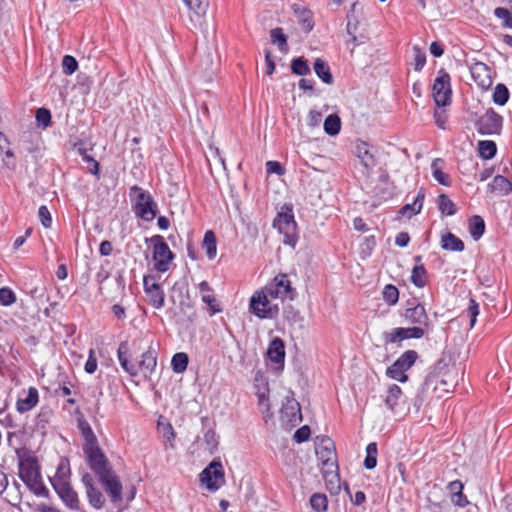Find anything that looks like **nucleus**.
Returning <instances> with one entry per match:
<instances>
[{"label": "nucleus", "instance_id": "4c0bfd02", "mask_svg": "<svg viewBox=\"0 0 512 512\" xmlns=\"http://www.w3.org/2000/svg\"><path fill=\"white\" fill-rule=\"evenodd\" d=\"M478 151L481 158L489 160L495 156L497 146L494 141L482 140L478 142Z\"/></svg>", "mask_w": 512, "mask_h": 512}, {"label": "nucleus", "instance_id": "58836bf2", "mask_svg": "<svg viewBox=\"0 0 512 512\" xmlns=\"http://www.w3.org/2000/svg\"><path fill=\"white\" fill-rule=\"evenodd\" d=\"M189 358L188 355L184 352H178L173 355L171 360V367L173 372L180 374L183 373L188 366Z\"/></svg>", "mask_w": 512, "mask_h": 512}, {"label": "nucleus", "instance_id": "f704fd0d", "mask_svg": "<svg viewBox=\"0 0 512 512\" xmlns=\"http://www.w3.org/2000/svg\"><path fill=\"white\" fill-rule=\"evenodd\" d=\"M202 247L206 250V254L209 259L215 258L217 252V241L212 230L205 232Z\"/></svg>", "mask_w": 512, "mask_h": 512}, {"label": "nucleus", "instance_id": "7c9ffc66", "mask_svg": "<svg viewBox=\"0 0 512 512\" xmlns=\"http://www.w3.org/2000/svg\"><path fill=\"white\" fill-rule=\"evenodd\" d=\"M314 71L316 75L328 85L333 83V76L330 71L329 65L322 60L321 58H317L314 62Z\"/></svg>", "mask_w": 512, "mask_h": 512}, {"label": "nucleus", "instance_id": "4be33fe9", "mask_svg": "<svg viewBox=\"0 0 512 512\" xmlns=\"http://www.w3.org/2000/svg\"><path fill=\"white\" fill-rule=\"evenodd\" d=\"M15 168V156L10 149L9 141L3 133L0 132V171L11 170Z\"/></svg>", "mask_w": 512, "mask_h": 512}, {"label": "nucleus", "instance_id": "a211bd4d", "mask_svg": "<svg viewBox=\"0 0 512 512\" xmlns=\"http://www.w3.org/2000/svg\"><path fill=\"white\" fill-rule=\"evenodd\" d=\"M276 209L279 208L277 216L273 220V227L283 235V244L288 245V204L273 199Z\"/></svg>", "mask_w": 512, "mask_h": 512}, {"label": "nucleus", "instance_id": "49530a36", "mask_svg": "<svg viewBox=\"0 0 512 512\" xmlns=\"http://www.w3.org/2000/svg\"><path fill=\"white\" fill-rule=\"evenodd\" d=\"M310 505L315 512H324L327 509V496L322 493H315L310 497Z\"/></svg>", "mask_w": 512, "mask_h": 512}, {"label": "nucleus", "instance_id": "9d476101", "mask_svg": "<svg viewBox=\"0 0 512 512\" xmlns=\"http://www.w3.org/2000/svg\"><path fill=\"white\" fill-rule=\"evenodd\" d=\"M502 122V116L490 108L477 119L475 126L478 133L482 135L500 134Z\"/></svg>", "mask_w": 512, "mask_h": 512}, {"label": "nucleus", "instance_id": "aec40b11", "mask_svg": "<svg viewBox=\"0 0 512 512\" xmlns=\"http://www.w3.org/2000/svg\"><path fill=\"white\" fill-rule=\"evenodd\" d=\"M55 492L58 494L60 499L65 503V505L71 510L79 509V499L78 494L72 488L70 482L68 483H58L52 486Z\"/></svg>", "mask_w": 512, "mask_h": 512}, {"label": "nucleus", "instance_id": "f257e3e1", "mask_svg": "<svg viewBox=\"0 0 512 512\" xmlns=\"http://www.w3.org/2000/svg\"><path fill=\"white\" fill-rule=\"evenodd\" d=\"M288 295V275L280 273L264 288L255 291L249 300V310L260 319L278 315L279 303L284 304Z\"/></svg>", "mask_w": 512, "mask_h": 512}, {"label": "nucleus", "instance_id": "5fc2aeb1", "mask_svg": "<svg viewBox=\"0 0 512 512\" xmlns=\"http://www.w3.org/2000/svg\"><path fill=\"white\" fill-rule=\"evenodd\" d=\"M414 52V70L421 71L426 63V53L419 46L415 45L413 47Z\"/></svg>", "mask_w": 512, "mask_h": 512}, {"label": "nucleus", "instance_id": "c85d7f7f", "mask_svg": "<svg viewBox=\"0 0 512 512\" xmlns=\"http://www.w3.org/2000/svg\"><path fill=\"white\" fill-rule=\"evenodd\" d=\"M444 160L436 158L432 161L431 169L434 179L441 185L450 186V176L443 172Z\"/></svg>", "mask_w": 512, "mask_h": 512}, {"label": "nucleus", "instance_id": "de8ad7c7", "mask_svg": "<svg viewBox=\"0 0 512 512\" xmlns=\"http://www.w3.org/2000/svg\"><path fill=\"white\" fill-rule=\"evenodd\" d=\"M290 69L294 74L299 76L307 75L310 72L308 62L303 57L293 59Z\"/></svg>", "mask_w": 512, "mask_h": 512}, {"label": "nucleus", "instance_id": "0eeeda50", "mask_svg": "<svg viewBox=\"0 0 512 512\" xmlns=\"http://www.w3.org/2000/svg\"><path fill=\"white\" fill-rule=\"evenodd\" d=\"M130 197L135 198L133 211L138 218L150 222L156 217L158 206L149 192L134 185L130 188Z\"/></svg>", "mask_w": 512, "mask_h": 512}, {"label": "nucleus", "instance_id": "393cba45", "mask_svg": "<svg viewBox=\"0 0 512 512\" xmlns=\"http://www.w3.org/2000/svg\"><path fill=\"white\" fill-rule=\"evenodd\" d=\"M39 401L38 390L35 387L28 389L27 395L24 398H19L16 403L17 411L25 413L33 409Z\"/></svg>", "mask_w": 512, "mask_h": 512}, {"label": "nucleus", "instance_id": "473e14b6", "mask_svg": "<svg viewBox=\"0 0 512 512\" xmlns=\"http://www.w3.org/2000/svg\"><path fill=\"white\" fill-rule=\"evenodd\" d=\"M271 45H276L281 54L287 51V36L282 28H274L270 31Z\"/></svg>", "mask_w": 512, "mask_h": 512}, {"label": "nucleus", "instance_id": "79ce46f5", "mask_svg": "<svg viewBox=\"0 0 512 512\" xmlns=\"http://www.w3.org/2000/svg\"><path fill=\"white\" fill-rule=\"evenodd\" d=\"M438 209L444 215L451 216L457 211L454 202L446 195L440 194L438 197Z\"/></svg>", "mask_w": 512, "mask_h": 512}, {"label": "nucleus", "instance_id": "0e129e2a", "mask_svg": "<svg viewBox=\"0 0 512 512\" xmlns=\"http://www.w3.org/2000/svg\"><path fill=\"white\" fill-rule=\"evenodd\" d=\"M36 120L38 123L42 124L44 127L49 126L51 123V113L46 108H38L36 110Z\"/></svg>", "mask_w": 512, "mask_h": 512}, {"label": "nucleus", "instance_id": "bf43d9fd", "mask_svg": "<svg viewBox=\"0 0 512 512\" xmlns=\"http://www.w3.org/2000/svg\"><path fill=\"white\" fill-rule=\"evenodd\" d=\"M467 315L469 317L470 328H472L474 327L477 316L479 315V304L473 298H470L469 300Z\"/></svg>", "mask_w": 512, "mask_h": 512}, {"label": "nucleus", "instance_id": "2eb2a0df", "mask_svg": "<svg viewBox=\"0 0 512 512\" xmlns=\"http://www.w3.org/2000/svg\"><path fill=\"white\" fill-rule=\"evenodd\" d=\"M153 277L145 276L143 280L144 291L148 297L150 305L156 309H161L165 303V294L160 284L156 282L150 283Z\"/></svg>", "mask_w": 512, "mask_h": 512}, {"label": "nucleus", "instance_id": "412c9836", "mask_svg": "<svg viewBox=\"0 0 512 512\" xmlns=\"http://www.w3.org/2000/svg\"><path fill=\"white\" fill-rule=\"evenodd\" d=\"M471 76L479 87L488 89L492 85L491 68L483 63L476 62L470 68Z\"/></svg>", "mask_w": 512, "mask_h": 512}, {"label": "nucleus", "instance_id": "5701e85b", "mask_svg": "<svg viewBox=\"0 0 512 512\" xmlns=\"http://www.w3.org/2000/svg\"><path fill=\"white\" fill-rule=\"evenodd\" d=\"M293 13L303 32L309 33L314 27L313 13L306 7L294 4Z\"/></svg>", "mask_w": 512, "mask_h": 512}, {"label": "nucleus", "instance_id": "c756f323", "mask_svg": "<svg viewBox=\"0 0 512 512\" xmlns=\"http://www.w3.org/2000/svg\"><path fill=\"white\" fill-rule=\"evenodd\" d=\"M488 187L491 192L501 195H507L512 191V183L502 175L495 176Z\"/></svg>", "mask_w": 512, "mask_h": 512}, {"label": "nucleus", "instance_id": "338daca9", "mask_svg": "<svg viewBox=\"0 0 512 512\" xmlns=\"http://www.w3.org/2000/svg\"><path fill=\"white\" fill-rule=\"evenodd\" d=\"M78 428L80 429L83 438L94 433L90 424L84 419L78 420Z\"/></svg>", "mask_w": 512, "mask_h": 512}, {"label": "nucleus", "instance_id": "052dcab7", "mask_svg": "<svg viewBox=\"0 0 512 512\" xmlns=\"http://www.w3.org/2000/svg\"><path fill=\"white\" fill-rule=\"evenodd\" d=\"M494 15L504 20V26L511 28L512 27V13L504 7H497L494 10Z\"/></svg>", "mask_w": 512, "mask_h": 512}, {"label": "nucleus", "instance_id": "e433bc0d", "mask_svg": "<svg viewBox=\"0 0 512 512\" xmlns=\"http://www.w3.org/2000/svg\"><path fill=\"white\" fill-rule=\"evenodd\" d=\"M324 131L330 135L335 136L340 132L341 120L337 114H330L324 120Z\"/></svg>", "mask_w": 512, "mask_h": 512}, {"label": "nucleus", "instance_id": "423d86ee", "mask_svg": "<svg viewBox=\"0 0 512 512\" xmlns=\"http://www.w3.org/2000/svg\"><path fill=\"white\" fill-rule=\"evenodd\" d=\"M91 470L98 477L111 502L120 503L122 500V484L110 462L98 465L91 468Z\"/></svg>", "mask_w": 512, "mask_h": 512}, {"label": "nucleus", "instance_id": "1a4fd4ad", "mask_svg": "<svg viewBox=\"0 0 512 512\" xmlns=\"http://www.w3.org/2000/svg\"><path fill=\"white\" fill-rule=\"evenodd\" d=\"M450 75L442 68L432 86V96L438 107H445L451 103Z\"/></svg>", "mask_w": 512, "mask_h": 512}, {"label": "nucleus", "instance_id": "a18cd8bd", "mask_svg": "<svg viewBox=\"0 0 512 512\" xmlns=\"http://www.w3.org/2000/svg\"><path fill=\"white\" fill-rule=\"evenodd\" d=\"M187 7L197 16H204L209 7L208 0H183Z\"/></svg>", "mask_w": 512, "mask_h": 512}, {"label": "nucleus", "instance_id": "dca6fc26", "mask_svg": "<svg viewBox=\"0 0 512 512\" xmlns=\"http://www.w3.org/2000/svg\"><path fill=\"white\" fill-rule=\"evenodd\" d=\"M425 333L426 332L422 327H399L385 335V342L396 343L405 339H420L425 335Z\"/></svg>", "mask_w": 512, "mask_h": 512}, {"label": "nucleus", "instance_id": "cd10ccee", "mask_svg": "<svg viewBox=\"0 0 512 512\" xmlns=\"http://www.w3.org/2000/svg\"><path fill=\"white\" fill-rule=\"evenodd\" d=\"M441 248L447 251L461 252L464 250V242L451 232L441 237Z\"/></svg>", "mask_w": 512, "mask_h": 512}, {"label": "nucleus", "instance_id": "72a5a7b5", "mask_svg": "<svg viewBox=\"0 0 512 512\" xmlns=\"http://www.w3.org/2000/svg\"><path fill=\"white\" fill-rule=\"evenodd\" d=\"M290 327L298 335H303L307 328V321L304 316L300 315L299 311H294L290 306Z\"/></svg>", "mask_w": 512, "mask_h": 512}, {"label": "nucleus", "instance_id": "6e6d98bb", "mask_svg": "<svg viewBox=\"0 0 512 512\" xmlns=\"http://www.w3.org/2000/svg\"><path fill=\"white\" fill-rule=\"evenodd\" d=\"M386 375L399 382H406L408 380L405 372L400 367H397L395 363L387 368Z\"/></svg>", "mask_w": 512, "mask_h": 512}, {"label": "nucleus", "instance_id": "09e8293b", "mask_svg": "<svg viewBox=\"0 0 512 512\" xmlns=\"http://www.w3.org/2000/svg\"><path fill=\"white\" fill-rule=\"evenodd\" d=\"M303 420L300 403L290 399V426H296Z\"/></svg>", "mask_w": 512, "mask_h": 512}, {"label": "nucleus", "instance_id": "6e6552de", "mask_svg": "<svg viewBox=\"0 0 512 512\" xmlns=\"http://www.w3.org/2000/svg\"><path fill=\"white\" fill-rule=\"evenodd\" d=\"M150 241L153 243V260L155 270L162 273L168 271L170 263L174 259L173 252L170 250L168 244L161 235L152 236Z\"/></svg>", "mask_w": 512, "mask_h": 512}, {"label": "nucleus", "instance_id": "2f4dec72", "mask_svg": "<svg viewBox=\"0 0 512 512\" xmlns=\"http://www.w3.org/2000/svg\"><path fill=\"white\" fill-rule=\"evenodd\" d=\"M485 232V222L479 215H474L469 219V233L471 237L478 241Z\"/></svg>", "mask_w": 512, "mask_h": 512}, {"label": "nucleus", "instance_id": "f8f14e48", "mask_svg": "<svg viewBox=\"0 0 512 512\" xmlns=\"http://www.w3.org/2000/svg\"><path fill=\"white\" fill-rule=\"evenodd\" d=\"M200 481L209 490H217L224 483V470L221 461L213 460L201 473Z\"/></svg>", "mask_w": 512, "mask_h": 512}, {"label": "nucleus", "instance_id": "a878e982", "mask_svg": "<svg viewBox=\"0 0 512 512\" xmlns=\"http://www.w3.org/2000/svg\"><path fill=\"white\" fill-rule=\"evenodd\" d=\"M199 291L201 293L202 301L209 306L211 314L221 312V308L216 303L215 296L213 295V290L207 281H202L199 284Z\"/></svg>", "mask_w": 512, "mask_h": 512}, {"label": "nucleus", "instance_id": "c03bdc74", "mask_svg": "<svg viewBox=\"0 0 512 512\" xmlns=\"http://www.w3.org/2000/svg\"><path fill=\"white\" fill-rule=\"evenodd\" d=\"M377 444L375 442H371L366 447V458L364 460V467L366 469H373L377 464Z\"/></svg>", "mask_w": 512, "mask_h": 512}, {"label": "nucleus", "instance_id": "4468645a", "mask_svg": "<svg viewBox=\"0 0 512 512\" xmlns=\"http://www.w3.org/2000/svg\"><path fill=\"white\" fill-rule=\"evenodd\" d=\"M266 355L271 363L274 364V370L279 372L284 370L285 364V343L282 339L274 338L267 349Z\"/></svg>", "mask_w": 512, "mask_h": 512}, {"label": "nucleus", "instance_id": "f3484780", "mask_svg": "<svg viewBox=\"0 0 512 512\" xmlns=\"http://www.w3.org/2000/svg\"><path fill=\"white\" fill-rule=\"evenodd\" d=\"M403 316L407 322L414 324L415 327H422L425 332L428 331L430 320L426 313V309L422 304H417L414 307L407 308Z\"/></svg>", "mask_w": 512, "mask_h": 512}, {"label": "nucleus", "instance_id": "20e7f679", "mask_svg": "<svg viewBox=\"0 0 512 512\" xmlns=\"http://www.w3.org/2000/svg\"><path fill=\"white\" fill-rule=\"evenodd\" d=\"M316 455L322 465L325 481L339 486L338 464L334 442L327 436L316 437Z\"/></svg>", "mask_w": 512, "mask_h": 512}, {"label": "nucleus", "instance_id": "37998d69", "mask_svg": "<svg viewBox=\"0 0 512 512\" xmlns=\"http://www.w3.org/2000/svg\"><path fill=\"white\" fill-rule=\"evenodd\" d=\"M402 395L401 388L396 385L392 384L389 386L387 391V396L385 398V404L390 410H394L395 406L398 404V400L400 399Z\"/></svg>", "mask_w": 512, "mask_h": 512}, {"label": "nucleus", "instance_id": "bb28decb", "mask_svg": "<svg viewBox=\"0 0 512 512\" xmlns=\"http://www.w3.org/2000/svg\"><path fill=\"white\" fill-rule=\"evenodd\" d=\"M71 475L70 471V463L67 458H61L60 462L57 466L55 475L50 478L51 485L60 484V483H68Z\"/></svg>", "mask_w": 512, "mask_h": 512}, {"label": "nucleus", "instance_id": "6ab92c4d", "mask_svg": "<svg viewBox=\"0 0 512 512\" xmlns=\"http://www.w3.org/2000/svg\"><path fill=\"white\" fill-rule=\"evenodd\" d=\"M356 156L364 167L363 174L370 177L373 168L376 166L377 161L374 154L371 152L369 145L366 142L360 141L355 147Z\"/></svg>", "mask_w": 512, "mask_h": 512}, {"label": "nucleus", "instance_id": "3c124183", "mask_svg": "<svg viewBox=\"0 0 512 512\" xmlns=\"http://www.w3.org/2000/svg\"><path fill=\"white\" fill-rule=\"evenodd\" d=\"M204 442L206 449L210 454H213L218 448V436L213 429H208L204 434Z\"/></svg>", "mask_w": 512, "mask_h": 512}, {"label": "nucleus", "instance_id": "7ed1b4c3", "mask_svg": "<svg viewBox=\"0 0 512 512\" xmlns=\"http://www.w3.org/2000/svg\"><path fill=\"white\" fill-rule=\"evenodd\" d=\"M117 357L122 369L131 377H137L142 372L145 378L150 377L157 365V351L151 346L142 353L138 363L132 361V354L127 341L120 342Z\"/></svg>", "mask_w": 512, "mask_h": 512}, {"label": "nucleus", "instance_id": "ddd939ff", "mask_svg": "<svg viewBox=\"0 0 512 512\" xmlns=\"http://www.w3.org/2000/svg\"><path fill=\"white\" fill-rule=\"evenodd\" d=\"M81 481L85 487L86 495L89 503L94 509H101L104 505L105 498L101 490L95 486L94 478L88 472L82 475Z\"/></svg>", "mask_w": 512, "mask_h": 512}, {"label": "nucleus", "instance_id": "e2e57ef3", "mask_svg": "<svg viewBox=\"0 0 512 512\" xmlns=\"http://www.w3.org/2000/svg\"><path fill=\"white\" fill-rule=\"evenodd\" d=\"M276 59H278V56L275 55L272 50L265 49V62H266V66H267V71H266L267 75L273 74V72L275 70V66H276Z\"/></svg>", "mask_w": 512, "mask_h": 512}, {"label": "nucleus", "instance_id": "a19ab883", "mask_svg": "<svg viewBox=\"0 0 512 512\" xmlns=\"http://www.w3.org/2000/svg\"><path fill=\"white\" fill-rule=\"evenodd\" d=\"M427 271L424 267V265H415L412 269L411 274V282L418 288H423L427 281H426Z\"/></svg>", "mask_w": 512, "mask_h": 512}, {"label": "nucleus", "instance_id": "f03ea898", "mask_svg": "<svg viewBox=\"0 0 512 512\" xmlns=\"http://www.w3.org/2000/svg\"><path fill=\"white\" fill-rule=\"evenodd\" d=\"M463 375L464 367L460 363L456 364L451 360L447 361L442 358L435 364L433 371L425 378L422 390L433 387L435 390L439 389L449 392L463 378Z\"/></svg>", "mask_w": 512, "mask_h": 512}, {"label": "nucleus", "instance_id": "9b49d317", "mask_svg": "<svg viewBox=\"0 0 512 512\" xmlns=\"http://www.w3.org/2000/svg\"><path fill=\"white\" fill-rule=\"evenodd\" d=\"M83 452L90 469L109 461L99 447L95 433L84 437Z\"/></svg>", "mask_w": 512, "mask_h": 512}, {"label": "nucleus", "instance_id": "603ef678", "mask_svg": "<svg viewBox=\"0 0 512 512\" xmlns=\"http://www.w3.org/2000/svg\"><path fill=\"white\" fill-rule=\"evenodd\" d=\"M78 69V62L75 57L65 55L62 59V71L65 75H72Z\"/></svg>", "mask_w": 512, "mask_h": 512}, {"label": "nucleus", "instance_id": "4d7b16f0", "mask_svg": "<svg viewBox=\"0 0 512 512\" xmlns=\"http://www.w3.org/2000/svg\"><path fill=\"white\" fill-rule=\"evenodd\" d=\"M16 302V295L9 287L0 288V304L10 306Z\"/></svg>", "mask_w": 512, "mask_h": 512}, {"label": "nucleus", "instance_id": "13d9d810", "mask_svg": "<svg viewBox=\"0 0 512 512\" xmlns=\"http://www.w3.org/2000/svg\"><path fill=\"white\" fill-rule=\"evenodd\" d=\"M266 171L268 175L276 174L278 176H284L286 173V168L280 162L270 160L266 162Z\"/></svg>", "mask_w": 512, "mask_h": 512}, {"label": "nucleus", "instance_id": "774afa93", "mask_svg": "<svg viewBox=\"0 0 512 512\" xmlns=\"http://www.w3.org/2000/svg\"><path fill=\"white\" fill-rule=\"evenodd\" d=\"M410 241V236L407 232H400L395 238V244L399 247H406Z\"/></svg>", "mask_w": 512, "mask_h": 512}, {"label": "nucleus", "instance_id": "ea45409f", "mask_svg": "<svg viewBox=\"0 0 512 512\" xmlns=\"http://www.w3.org/2000/svg\"><path fill=\"white\" fill-rule=\"evenodd\" d=\"M509 96L510 93L506 85L498 83L494 88L492 99L495 104L503 106L508 102Z\"/></svg>", "mask_w": 512, "mask_h": 512}, {"label": "nucleus", "instance_id": "864d4df0", "mask_svg": "<svg viewBox=\"0 0 512 512\" xmlns=\"http://www.w3.org/2000/svg\"><path fill=\"white\" fill-rule=\"evenodd\" d=\"M311 437V428L309 425H303L302 427L298 428L293 436L292 439L295 443L301 444L306 441H308Z\"/></svg>", "mask_w": 512, "mask_h": 512}, {"label": "nucleus", "instance_id": "b1692460", "mask_svg": "<svg viewBox=\"0 0 512 512\" xmlns=\"http://www.w3.org/2000/svg\"><path fill=\"white\" fill-rule=\"evenodd\" d=\"M424 199H425V190L423 188H420L414 201L411 204L408 203V204L404 205L398 211V214L403 217L411 218L413 215L420 213L422 206H423Z\"/></svg>", "mask_w": 512, "mask_h": 512}, {"label": "nucleus", "instance_id": "39448f33", "mask_svg": "<svg viewBox=\"0 0 512 512\" xmlns=\"http://www.w3.org/2000/svg\"><path fill=\"white\" fill-rule=\"evenodd\" d=\"M18 456L19 477L25 485L33 491L37 496H47L48 489L42 482L40 466L36 457L30 455H22L16 450Z\"/></svg>", "mask_w": 512, "mask_h": 512}, {"label": "nucleus", "instance_id": "680f3d73", "mask_svg": "<svg viewBox=\"0 0 512 512\" xmlns=\"http://www.w3.org/2000/svg\"><path fill=\"white\" fill-rule=\"evenodd\" d=\"M38 216H39V219L41 221V224L45 228H50L51 227V225H52V217H51V213H50L49 209L47 208V206L42 205V206L39 207V209H38Z\"/></svg>", "mask_w": 512, "mask_h": 512}, {"label": "nucleus", "instance_id": "69168bd1", "mask_svg": "<svg viewBox=\"0 0 512 512\" xmlns=\"http://www.w3.org/2000/svg\"><path fill=\"white\" fill-rule=\"evenodd\" d=\"M97 369V358L95 357L94 350H90L88 359L85 363L84 370L88 374H93Z\"/></svg>", "mask_w": 512, "mask_h": 512}, {"label": "nucleus", "instance_id": "c9c22d12", "mask_svg": "<svg viewBox=\"0 0 512 512\" xmlns=\"http://www.w3.org/2000/svg\"><path fill=\"white\" fill-rule=\"evenodd\" d=\"M417 358L418 353L415 350H407L394 363L406 372L414 365Z\"/></svg>", "mask_w": 512, "mask_h": 512}, {"label": "nucleus", "instance_id": "8fccbe9b", "mask_svg": "<svg viewBox=\"0 0 512 512\" xmlns=\"http://www.w3.org/2000/svg\"><path fill=\"white\" fill-rule=\"evenodd\" d=\"M382 296L387 304L395 305L399 299V291L394 285L388 284L384 287Z\"/></svg>", "mask_w": 512, "mask_h": 512}]
</instances>
